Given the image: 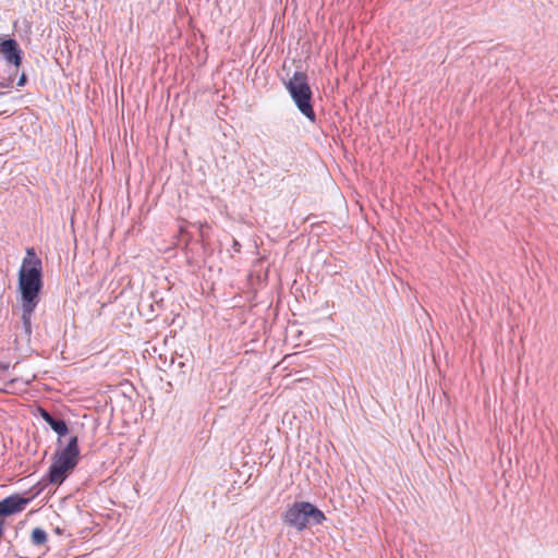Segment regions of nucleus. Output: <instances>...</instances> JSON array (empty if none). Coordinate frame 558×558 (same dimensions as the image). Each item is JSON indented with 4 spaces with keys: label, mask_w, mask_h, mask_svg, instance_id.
Here are the masks:
<instances>
[{
    "label": "nucleus",
    "mask_w": 558,
    "mask_h": 558,
    "mask_svg": "<svg viewBox=\"0 0 558 558\" xmlns=\"http://www.w3.org/2000/svg\"><path fill=\"white\" fill-rule=\"evenodd\" d=\"M43 287V262L37 256L35 250L28 247L19 270L21 299L40 300Z\"/></svg>",
    "instance_id": "f257e3e1"
},
{
    "label": "nucleus",
    "mask_w": 558,
    "mask_h": 558,
    "mask_svg": "<svg viewBox=\"0 0 558 558\" xmlns=\"http://www.w3.org/2000/svg\"><path fill=\"white\" fill-rule=\"evenodd\" d=\"M325 520V513L310 501H294L281 514L282 523L299 532L311 525H319Z\"/></svg>",
    "instance_id": "f03ea898"
},
{
    "label": "nucleus",
    "mask_w": 558,
    "mask_h": 558,
    "mask_svg": "<svg viewBox=\"0 0 558 558\" xmlns=\"http://www.w3.org/2000/svg\"><path fill=\"white\" fill-rule=\"evenodd\" d=\"M284 86L299 111L310 122L315 123L317 118L313 108V92L307 82V75L304 72L295 71Z\"/></svg>",
    "instance_id": "7ed1b4c3"
},
{
    "label": "nucleus",
    "mask_w": 558,
    "mask_h": 558,
    "mask_svg": "<svg viewBox=\"0 0 558 558\" xmlns=\"http://www.w3.org/2000/svg\"><path fill=\"white\" fill-rule=\"evenodd\" d=\"M31 498H26L20 494L10 495L0 500V520L22 512L31 502Z\"/></svg>",
    "instance_id": "20e7f679"
},
{
    "label": "nucleus",
    "mask_w": 558,
    "mask_h": 558,
    "mask_svg": "<svg viewBox=\"0 0 558 558\" xmlns=\"http://www.w3.org/2000/svg\"><path fill=\"white\" fill-rule=\"evenodd\" d=\"M77 464H74L70 461L59 459L53 457L52 463L50 464L46 478L51 484H62L69 473L76 468Z\"/></svg>",
    "instance_id": "39448f33"
},
{
    "label": "nucleus",
    "mask_w": 558,
    "mask_h": 558,
    "mask_svg": "<svg viewBox=\"0 0 558 558\" xmlns=\"http://www.w3.org/2000/svg\"><path fill=\"white\" fill-rule=\"evenodd\" d=\"M0 52L5 61L13 66L14 75L17 74L22 64L23 51L14 38H5L0 43Z\"/></svg>",
    "instance_id": "423d86ee"
},
{
    "label": "nucleus",
    "mask_w": 558,
    "mask_h": 558,
    "mask_svg": "<svg viewBox=\"0 0 558 558\" xmlns=\"http://www.w3.org/2000/svg\"><path fill=\"white\" fill-rule=\"evenodd\" d=\"M39 301L40 300L21 299L22 329L27 341L32 337V319Z\"/></svg>",
    "instance_id": "0eeeda50"
},
{
    "label": "nucleus",
    "mask_w": 558,
    "mask_h": 558,
    "mask_svg": "<svg viewBox=\"0 0 558 558\" xmlns=\"http://www.w3.org/2000/svg\"><path fill=\"white\" fill-rule=\"evenodd\" d=\"M40 417L51 427V429L58 435V444L61 445L62 437L69 434V427L66 422L60 417L51 414L44 408H39Z\"/></svg>",
    "instance_id": "6e6552de"
},
{
    "label": "nucleus",
    "mask_w": 558,
    "mask_h": 558,
    "mask_svg": "<svg viewBox=\"0 0 558 558\" xmlns=\"http://www.w3.org/2000/svg\"><path fill=\"white\" fill-rule=\"evenodd\" d=\"M54 457L77 464L80 457L78 437L72 435L68 444L61 450L56 451Z\"/></svg>",
    "instance_id": "1a4fd4ad"
},
{
    "label": "nucleus",
    "mask_w": 558,
    "mask_h": 558,
    "mask_svg": "<svg viewBox=\"0 0 558 558\" xmlns=\"http://www.w3.org/2000/svg\"><path fill=\"white\" fill-rule=\"evenodd\" d=\"M48 541L47 532L41 527H35L31 534V542L34 546L44 545Z\"/></svg>",
    "instance_id": "9d476101"
},
{
    "label": "nucleus",
    "mask_w": 558,
    "mask_h": 558,
    "mask_svg": "<svg viewBox=\"0 0 558 558\" xmlns=\"http://www.w3.org/2000/svg\"><path fill=\"white\" fill-rule=\"evenodd\" d=\"M14 71L9 75L8 78L3 80V81H0V87L1 88H11L13 87V82H14Z\"/></svg>",
    "instance_id": "9b49d317"
},
{
    "label": "nucleus",
    "mask_w": 558,
    "mask_h": 558,
    "mask_svg": "<svg viewBox=\"0 0 558 558\" xmlns=\"http://www.w3.org/2000/svg\"><path fill=\"white\" fill-rule=\"evenodd\" d=\"M174 365H177V366H178V368H179L182 373H184L183 368H184V367H185V365H186V364H185V362H183V361H177V359H175L174 356H172V357H171V362H170V367H172V366H174Z\"/></svg>",
    "instance_id": "f8f14e48"
},
{
    "label": "nucleus",
    "mask_w": 558,
    "mask_h": 558,
    "mask_svg": "<svg viewBox=\"0 0 558 558\" xmlns=\"http://www.w3.org/2000/svg\"><path fill=\"white\" fill-rule=\"evenodd\" d=\"M26 83H27V76H26V74L23 72V73L20 75V77H19V80H17L16 85H17L19 87H22V86H25V85H26Z\"/></svg>",
    "instance_id": "ddd939ff"
},
{
    "label": "nucleus",
    "mask_w": 558,
    "mask_h": 558,
    "mask_svg": "<svg viewBox=\"0 0 558 558\" xmlns=\"http://www.w3.org/2000/svg\"><path fill=\"white\" fill-rule=\"evenodd\" d=\"M232 248L234 252L239 253L241 251V244L239 243V241L236 240H233V243H232Z\"/></svg>",
    "instance_id": "4468645a"
},
{
    "label": "nucleus",
    "mask_w": 558,
    "mask_h": 558,
    "mask_svg": "<svg viewBox=\"0 0 558 558\" xmlns=\"http://www.w3.org/2000/svg\"><path fill=\"white\" fill-rule=\"evenodd\" d=\"M10 367V364L9 363H1L0 362V371L1 372H7Z\"/></svg>",
    "instance_id": "2eb2a0df"
},
{
    "label": "nucleus",
    "mask_w": 558,
    "mask_h": 558,
    "mask_svg": "<svg viewBox=\"0 0 558 558\" xmlns=\"http://www.w3.org/2000/svg\"><path fill=\"white\" fill-rule=\"evenodd\" d=\"M20 380H21V379H19V378H14V379H12V380L9 383V385H14V384L19 383Z\"/></svg>",
    "instance_id": "dca6fc26"
},
{
    "label": "nucleus",
    "mask_w": 558,
    "mask_h": 558,
    "mask_svg": "<svg viewBox=\"0 0 558 558\" xmlns=\"http://www.w3.org/2000/svg\"><path fill=\"white\" fill-rule=\"evenodd\" d=\"M31 381H32V379L24 380V381H23V385H24V386H28V385L31 384Z\"/></svg>",
    "instance_id": "f3484780"
},
{
    "label": "nucleus",
    "mask_w": 558,
    "mask_h": 558,
    "mask_svg": "<svg viewBox=\"0 0 558 558\" xmlns=\"http://www.w3.org/2000/svg\"><path fill=\"white\" fill-rule=\"evenodd\" d=\"M4 95V93L0 92V96Z\"/></svg>",
    "instance_id": "a211bd4d"
}]
</instances>
